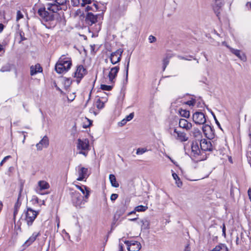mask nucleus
I'll return each mask as SVG.
<instances>
[{
    "label": "nucleus",
    "instance_id": "nucleus-47",
    "mask_svg": "<svg viewBox=\"0 0 251 251\" xmlns=\"http://www.w3.org/2000/svg\"><path fill=\"white\" fill-rule=\"evenodd\" d=\"M11 157V156L10 155H8V156H5L2 160V161L0 162V167L2 166V165L3 164V163L9 158H10Z\"/></svg>",
    "mask_w": 251,
    "mask_h": 251
},
{
    "label": "nucleus",
    "instance_id": "nucleus-57",
    "mask_svg": "<svg viewBox=\"0 0 251 251\" xmlns=\"http://www.w3.org/2000/svg\"><path fill=\"white\" fill-rule=\"evenodd\" d=\"M239 237L238 236H236V243L237 245H238L239 244Z\"/></svg>",
    "mask_w": 251,
    "mask_h": 251
},
{
    "label": "nucleus",
    "instance_id": "nucleus-1",
    "mask_svg": "<svg viewBox=\"0 0 251 251\" xmlns=\"http://www.w3.org/2000/svg\"><path fill=\"white\" fill-rule=\"evenodd\" d=\"M190 135L192 140L191 157L194 160L201 153L199 143L202 140V136L201 131L198 129H194Z\"/></svg>",
    "mask_w": 251,
    "mask_h": 251
},
{
    "label": "nucleus",
    "instance_id": "nucleus-26",
    "mask_svg": "<svg viewBox=\"0 0 251 251\" xmlns=\"http://www.w3.org/2000/svg\"><path fill=\"white\" fill-rule=\"evenodd\" d=\"M211 251H228V250L225 244H220L216 246Z\"/></svg>",
    "mask_w": 251,
    "mask_h": 251
},
{
    "label": "nucleus",
    "instance_id": "nucleus-19",
    "mask_svg": "<svg viewBox=\"0 0 251 251\" xmlns=\"http://www.w3.org/2000/svg\"><path fill=\"white\" fill-rule=\"evenodd\" d=\"M46 6L47 9L50 10L51 12H52V14H53L61 9L60 5L55 2L53 3H48L46 5Z\"/></svg>",
    "mask_w": 251,
    "mask_h": 251
},
{
    "label": "nucleus",
    "instance_id": "nucleus-53",
    "mask_svg": "<svg viewBox=\"0 0 251 251\" xmlns=\"http://www.w3.org/2000/svg\"><path fill=\"white\" fill-rule=\"evenodd\" d=\"M118 251H123V245L122 243H120L119 244Z\"/></svg>",
    "mask_w": 251,
    "mask_h": 251
},
{
    "label": "nucleus",
    "instance_id": "nucleus-56",
    "mask_svg": "<svg viewBox=\"0 0 251 251\" xmlns=\"http://www.w3.org/2000/svg\"><path fill=\"white\" fill-rule=\"evenodd\" d=\"M3 29V25L2 24H0V33L2 31Z\"/></svg>",
    "mask_w": 251,
    "mask_h": 251
},
{
    "label": "nucleus",
    "instance_id": "nucleus-59",
    "mask_svg": "<svg viewBox=\"0 0 251 251\" xmlns=\"http://www.w3.org/2000/svg\"><path fill=\"white\" fill-rule=\"evenodd\" d=\"M3 49V46L0 44V51H2Z\"/></svg>",
    "mask_w": 251,
    "mask_h": 251
},
{
    "label": "nucleus",
    "instance_id": "nucleus-38",
    "mask_svg": "<svg viewBox=\"0 0 251 251\" xmlns=\"http://www.w3.org/2000/svg\"><path fill=\"white\" fill-rule=\"evenodd\" d=\"M147 150L146 148H138L136 150V154L141 155L146 152Z\"/></svg>",
    "mask_w": 251,
    "mask_h": 251
},
{
    "label": "nucleus",
    "instance_id": "nucleus-41",
    "mask_svg": "<svg viewBox=\"0 0 251 251\" xmlns=\"http://www.w3.org/2000/svg\"><path fill=\"white\" fill-rule=\"evenodd\" d=\"M169 58H168L167 57L166 58H164L163 59V71H164L165 70L166 67L167 66V65L169 64Z\"/></svg>",
    "mask_w": 251,
    "mask_h": 251
},
{
    "label": "nucleus",
    "instance_id": "nucleus-44",
    "mask_svg": "<svg viewBox=\"0 0 251 251\" xmlns=\"http://www.w3.org/2000/svg\"><path fill=\"white\" fill-rule=\"evenodd\" d=\"M149 41L150 43H152L156 41V38L154 36L150 35L149 37Z\"/></svg>",
    "mask_w": 251,
    "mask_h": 251
},
{
    "label": "nucleus",
    "instance_id": "nucleus-49",
    "mask_svg": "<svg viewBox=\"0 0 251 251\" xmlns=\"http://www.w3.org/2000/svg\"><path fill=\"white\" fill-rule=\"evenodd\" d=\"M129 61H130V57H129L127 59V63L126 67V78H127L128 76V68H129Z\"/></svg>",
    "mask_w": 251,
    "mask_h": 251
},
{
    "label": "nucleus",
    "instance_id": "nucleus-11",
    "mask_svg": "<svg viewBox=\"0 0 251 251\" xmlns=\"http://www.w3.org/2000/svg\"><path fill=\"white\" fill-rule=\"evenodd\" d=\"M58 62L62 65V66L65 68L66 71H68L72 66L71 59L69 57H67L65 55H62L59 59Z\"/></svg>",
    "mask_w": 251,
    "mask_h": 251
},
{
    "label": "nucleus",
    "instance_id": "nucleus-17",
    "mask_svg": "<svg viewBox=\"0 0 251 251\" xmlns=\"http://www.w3.org/2000/svg\"><path fill=\"white\" fill-rule=\"evenodd\" d=\"M227 47L229 49L230 51L236 55L238 58H239L241 60L243 61H246L247 60V58L245 54L241 51L240 50L233 49L231 47H230L227 46Z\"/></svg>",
    "mask_w": 251,
    "mask_h": 251
},
{
    "label": "nucleus",
    "instance_id": "nucleus-30",
    "mask_svg": "<svg viewBox=\"0 0 251 251\" xmlns=\"http://www.w3.org/2000/svg\"><path fill=\"white\" fill-rule=\"evenodd\" d=\"M141 228L147 229L150 228V222L147 219L142 220L140 221Z\"/></svg>",
    "mask_w": 251,
    "mask_h": 251
},
{
    "label": "nucleus",
    "instance_id": "nucleus-12",
    "mask_svg": "<svg viewBox=\"0 0 251 251\" xmlns=\"http://www.w3.org/2000/svg\"><path fill=\"white\" fill-rule=\"evenodd\" d=\"M50 187L49 184L46 181L40 180L38 182V186L35 189L37 193L40 195H44L45 193H42V191L44 190H47Z\"/></svg>",
    "mask_w": 251,
    "mask_h": 251
},
{
    "label": "nucleus",
    "instance_id": "nucleus-10",
    "mask_svg": "<svg viewBox=\"0 0 251 251\" xmlns=\"http://www.w3.org/2000/svg\"><path fill=\"white\" fill-rule=\"evenodd\" d=\"M123 242L127 246V248L128 251H139L141 248L140 243L137 241L125 240Z\"/></svg>",
    "mask_w": 251,
    "mask_h": 251
},
{
    "label": "nucleus",
    "instance_id": "nucleus-31",
    "mask_svg": "<svg viewBox=\"0 0 251 251\" xmlns=\"http://www.w3.org/2000/svg\"><path fill=\"white\" fill-rule=\"evenodd\" d=\"M21 203L18 201L15 203L13 212V218L15 220L16 215L18 214Z\"/></svg>",
    "mask_w": 251,
    "mask_h": 251
},
{
    "label": "nucleus",
    "instance_id": "nucleus-60",
    "mask_svg": "<svg viewBox=\"0 0 251 251\" xmlns=\"http://www.w3.org/2000/svg\"><path fill=\"white\" fill-rule=\"evenodd\" d=\"M188 245H187L185 246V250L184 251H188Z\"/></svg>",
    "mask_w": 251,
    "mask_h": 251
},
{
    "label": "nucleus",
    "instance_id": "nucleus-40",
    "mask_svg": "<svg viewBox=\"0 0 251 251\" xmlns=\"http://www.w3.org/2000/svg\"><path fill=\"white\" fill-rule=\"evenodd\" d=\"M94 1V0H82L81 3V6H84L86 4H91Z\"/></svg>",
    "mask_w": 251,
    "mask_h": 251
},
{
    "label": "nucleus",
    "instance_id": "nucleus-46",
    "mask_svg": "<svg viewBox=\"0 0 251 251\" xmlns=\"http://www.w3.org/2000/svg\"><path fill=\"white\" fill-rule=\"evenodd\" d=\"M118 197V195L117 194H112L110 196V200L112 201H115Z\"/></svg>",
    "mask_w": 251,
    "mask_h": 251
},
{
    "label": "nucleus",
    "instance_id": "nucleus-18",
    "mask_svg": "<svg viewBox=\"0 0 251 251\" xmlns=\"http://www.w3.org/2000/svg\"><path fill=\"white\" fill-rule=\"evenodd\" d=\"M98 16L94 15L91 12H88L86 16L85 20L89 25L97 22Z\"/></svg>",
    "mask_w": 251,
    "mask_h": 251
},
{
    "label": "nucleus",
    "instance_id": "nucleus-64",
    "mask_svg": "<svg viewBox=\"0 0 251 251\" xmlns=\"http://www.w3.org/2000/svg\"><path fill=\"white\" fill-rule=\"evenodd\" d=\"M36 201L37 203L39 202V201H38V199L37 198H36Z\"/></svg>",
    "mask_w": 251,
    "mask_h": 251
},
{
    "label": "nucleus",
    "instance_id": "nucleus-42",
    "mask_svg": "<svg viewBox=\"0 0 251 251\" xmlns=\"http://www.w3.org/2000/svg\"><path fill=\"white\" fill-rule=\"evenodd\" d=\"M23 17H24L23 14L21 13V12L20 10H18L17 12L16 21L18 22L21 19H22Z\"/></svg>",
    "mask_w": 251,
    "mask_h": 251
},
{
    "label": "nucleus",
    "instance_id": "nucleus-27",
    "mask_svg": "<svg viewBox=\"0 0 251 251\" xmlns=\"http://www.w3.org/2000/svg\"><path fill=\"white\" fill-rule=\"evenodd\" d=\"M179 126L182 129H186L187 130L188 127V122L186 119H181L179 120Z\"/></svg>",
    "mask_w": 251,
    "mask_h": 251
},
{
    "label": "nucleus",
    "instance_id": "nucleus-51",
    "mask_svg": "<svg viewBox=\"0 0 251 251\" xmlns=\"http://www.w3.org/2000/svg\"><path fill=\"white\" fill-rule=\"evenodd\" d=\"M246 8L248 10H251V2H247V3L246 4Z\"/></svg>",
    "mask_w": 251,
    "mask_h": 251
},
{
    "label": "nucleus",
    "instance_id": "nucleus-3",
    "mask_svg": "<svg viewBox=\"0 0 251 251\" xmlns=\"http://www.w3.org/2000/svg\"><path fill=\"white\" fill-rule=\"evenodd\" d=\"M76 148L79 151V153L87 156L89 150V141L87 139H78L76 144Z\"/></svg>",
    "mask_w": 251,
    "mask_h": 251
},
{
    "label": "nucleus",
    "instance_id": "nucleus-28",
    "mask_svg": "<svg viewBox=\"0 0 251 251\" xmlns=\"http://www.w3.org/2000/svg\"><path fill=\"white\" fill-rule=\"evenodd\" d=\"M109 180L111 184V185L115 188L119 187V184L116 181V178L114 175L110 174L109 176Z\"/></svg>",
    "mask_w": 251,
    "mask_h": 251
},
{
    "label": "nucleus",
    "instance_id": "nucleus-14",
    "mask_svg": "<svg viewBox=\"0 0 251 251\" xmlns=\"http://www.w3.org/2000/svg\"><path fill=\"white\" fill-rule=\"evenodd\" d=\"M172 135L181 142L186 141L188 140L186 133L181 131H178L176 129H174V132Z\"/></svg>",
    "mask_w": 251,
    "mask_h": 251
},
{
    "label": "nucleus",
    "instance_id": "nucleus-54",
    "mask_svg": "<svg viewBox=\"0 0 251 251\" xmlns=\"http://www.w3.org/2000/svg\"><path fill=\"white\" fill-rule=\"evenodd\" d=\"M248 194L249 196V199L251 201V188H250L248 191Z\"/></svg>",
    "mask_w": 251,
    "mask_h": 251
},
{
    "label": "nucleus",
    "instance_id": "nucleus-35",
    "mask_svg": "<svg viewBox=\"0 0 251 251\" xmlns=\"http://www.w3.org/2000/svg\"><path fill=\"white\" fill-rule=\"evenodd\" d=\"M96 107L99 109H101L104 107V102L101 101L100 98H98L96 101Z\"/></svg>",
    "mask_w": 251,
    "mask_h": 251
},
{
    "label": "nucleus",
    "instance_id": "nucleus-32",
    "mask_svg": "<svg viewBox=\"0 0 251 251\" xmlns=\"http://www.w3.org/2000/svg\"><path fill=\"white\" fill-rule=\"evenodd\" d=\"M85 9L87 11L90 10L96 11L98 9V6L95 2H94L92 5H87Z\"/></svg>",
    "mask_w": 251,
    "mask_h": 251
},
{
    "label": "nucleus",
    "instance_id": "nucleus-52",
    "mask_svg": "<svg viewBox=\"0 0 251 251\" xmlns=\"http://www.w3.org/2000/svg\"><path fill=\"white\" fill-rule=\"evenodd\" d=\"M89 111H90V112L91 113H93V114H94V115H95V116H96V115L98 114V112H96V111H95V109H94V108H90V109Z\"/></svg>",
    "mask_w": 251,
    "mask_h": 251
},
{
    "label": "nucleus",
    "instance_id": "nucleus-34",
    "mask_svg": "<svg viewBox=\"0 0 251 251\" xmlns=\"http://www.w3.org/2000/svg\"><path fill=\"white\" fill-rule=\"evenodd\" d=\"M11 66L10 64L7 63L1 67L0 71L1 72H9L11 69Z\"/></svg>",
    "mask_w": 251,
    "mask_h": 251
},
{
    "label": "nucleus",
    "instance_id": "nucleus-22",
    "mask_svg": "<svg viewBox=\"0 0 251 251\" xmlns=\"http://www.w3.org/2000/svg\"><path fill=\"white\" fill-rule=\"evenodd\" d=\"M222 3L221 0H215V3L213 4V10L217 16H218L220 13L221 8L222 7Z\"/></svg>",
    "mask_w": 251,
    "mask_h": 251
},
{
    "label": "nucleus",
    "instance_id": "nucleus-15",
    "mask_svg": "<svg viewBox=\"0 0 251 251\" xmlns=\"http://www.w3.org/2000/svg\"><path fill=\"white\" fill-rule=\"evenodd\" d=\"M119 70L120 67L118 66L111 68L108 74L109 80L111 83H114L115 82V78L117 76V74Z\"/></svg>",
    "mask_w": 251,
    "mask_h": 251
},
{
    "label": "nucleus",
    "instance_id": "nucleus-48",
    "mask_svg": "<svg viewBox=\"0 0 251 251\" xmlns=\"http://www.w3.org/2000/svg\"><path fill=\"white\" fill-rule=\"evenodd\" d=\"M133 117H134V113H131L129 114V115L127 116L126 117V121H129L133 119Z\"/></svg>",
    "mask_w": 251,
    "mask_h": 251
},
{
    "label": "nucleus",
    "instance_id": "nucleus-45",
    "mask_svg": "<svg viewBox=\"0 0 251 251\" xmlns=\"http://www.w3.org/2000/svg\"><path fill=\"white\" fill-rule=\"evenodd\" d=\"M67 0H55V2L61 6L65 4Z\"/></svg>",
    "mask_w": 251,
    "mask_h": 251
},
{
    "label": "nucleus",
    "instance_id": "nucleus-63",
    "mask_svg": "<svg viewBox=\"0 0 251 251\" xmlns=\"http://www.w3.org/2000/svg\"><path fill=\"white\" fill-rule=\"evenodd\" d=\"M137 219V218H133V219H130L131 221H135Z\"/></svg>",
    "mask_w": 251,
    "mask_h": 251
},
{
    "label": "nucleus",
    "instance_id": "nucleus-6",
    "mask_svg": "<svg viewBox=\"0 0 251 251\" xmlns=\"http://www.w3.org/2000/svg\"><path fill=\"white\" fill-rule=\"evenodd\" d=\"M76 170V175L78 176L76 180L78 181H86L90 175L88 169L80 165L77 167Z\"/></svg>",
    "mask_w": 251,
    "mask_h": 251
},
{
    "label": "nucleus",
    "instance_id": "nucleus-21",
    "mask_svg": "<svg viewBox=\"0 0 251 251\" xmlns=\"http://www.w3.org/2000/svg\"><path fill=\"white\" fill-rule=\"evenodd\" d=\"M75 186L81 192L84 196H85V199H88L90 195V191L87 186L85 185L79 186L76 184H75Z\"/></svg>",
    "mask_w": 251,
    "mask_h": 251
},
{
    "label": "nucleus",
    "instance_id": "nucleus-24",
    "mask_svg": "<svg viewBox=\"0 0 251 251\" xmlns=\"http://www.w3.org/2000/svg\"><path fill=\"white\" fill-rule=\"evenodd\" d=\"M42 72V68L40 64H37L35 65L30 67V75H35L38 73Z\"/></svg>",
    "mask_w": 251,
    "mask_h": 251
},
{
    "label": "nucleus",
    "instance_id": "nucleus-7",
    "mask_svg": "<svg viewBox=\"0 0 251 251\" xmlns=\"http://www.w3.org/2000/svg\"><path fill=\"white\" fill-rule=\"evenodd\" d=\"M86 74L87 71L83 66L80 65L77 67L76 71L74 73V76L75 78L77 84L80 82L81 79Z\"/></svg>",
    "mask_w": 251,
    "mask_h": 251
},
{
    "label": "nucleus",
    "instance_id": "nucleus-43",
    "mask_svg": "<svg viewBox=\"0 0 251 251\" xmlns=\"http://www.w3.org/2000/svg\"><path fill=\"white\" fill-rule=\"evenodd\" d=\"M82 2V0H72V2L73 3V5L75 6H77L79 5H81L80 1Z\"/></svg>",
    "mask_w": 251,
    "mask_h": 251
},
{
    "label": "nucleus",
    "instance_id": "nucleus-23",
    "mask_svg": "<svg viewBox=\"0 0 251 251\" xmlns=\"http://www.w3.org/2000/svg\"><path fill=\"white\" fill-rule=\"evenodd\" d=\"M189 106L196 105L197 107L200 106L201 104V101L199 99H196V97L194 95L190 96L189 95Z\"/></svg>",
    "mask_w": 251,
    "mask_h": 251
},
{
    "label": "nucleus",
    "instance_id": "nucleus-9",
    "mask_svg": "<svg viewBox=\"0 0 251 251\" xmlns=\"http://www.w3.org/2000/svg\"><path fill=\"white\" fill-rule=\"evenodd\" d=\"M193 122L198 125H203L206 122V119L204 114L201 112H196L193 115Z\"/></svg>",
    "mask_w": 251,
    "mask_h": 251
},
{
    "label": "nucleus",
    "instance_id": "nucleus-13",
    "mask_svg": "<svg viewBox=\"0 0 251 251\" xmlns=\"http://www.w3.org/2000/svg\"><path fill=\"white\" fill-rule=\"evenodd\" d=\"M201 149L203 151H211L212 150V145L210 140L208 139H202L199 143Z\"/></svg>",
    "mask_w": 251,
    "mask_h": 251
},
{
    "label": "nucleus",
    "instance_id": "nucleus-61",
    "mask_svg": "<svg viewBox=\"0 0 251 251\" xmlns=\"http://www.w3.org/2000/svg\"><path fill=\"white\" fill-rule=\"evenodd\" d=\"M249 137H250V140H251V132L250 133H249Z\"/></svg>",
    "mask_w": 251,
    "mask_h": 251
},
{
    "label": "nucleus",
    "instance_id": "nucleus-55",
    "mask_svg": "<svg viewBox=\"0 0 251 251\" xmlns=\"http://www.w3.org/2000/svg\"><path fill=\"white\" fill-rule=\"evenodd\" d=\"M127 122V121H126V119L125 118L122 121L121 124L122 125H125Z\"/></svg>",
    "mask_w": 251,
    "mask_h": 251
},
{
    "label": "nucleus",
    "instance_id": "nucleus-29",
    "mask_svg": "<svg viewBox=\"0 0 251 251\" xmlns=\"http://www.w3.org/2000/svg\"><path fill=\"white\" fill-rule=\"evenodd\" d=\"M55 69L56 72L58 74H62L67 72L65 70V68L62 66V65L61 63H59L58 62H57L56 64Z\"/></svg>",
    "mask_w": 251,
    "mask_h": 251
},
{
    "label": "nucleus",
    "instance_id": "nucleus-5",
    "mask_svg": "<svg viewBox=\"0 0 251 251\" xmlns=\"http://www.w3.org/2000/svg\"><path fill=\"white\" fill-rule=\"evenodd\" d=\"M38 14L46 22L52 21L54 18V15L47 9V6L39 8L38 10Z\"/></svg>",
    "mask_w": 251,
    "mask_h": 251
},
{
    "label": "nucleus",
    "instance_id": "nucleus-33",
    "mask_svg": "<svg viewBox=\"0 0 251 251\" xmlns=\"http://www.w3.org/2000/svg\"><path fill=\"white\" fill-rule=\"evenodd\" d=\"M172 176L174 179L176 180V183L177 184V186L180 187L182 186V182L180 181V179L178 176L175 173H172Z\"/></svg>",
    "mask_w": 251,
    "mask_h": 251
},
{
    "label": "nucleus",
    "instance_id": "nucleus-8",
    "mask_svg": "<svg viewBox=\"0 0 251 251\" xmlns=\"http://www.w3.org/2000/svg\"><path fill=\"white\" fill-rule=\"evenodd\" d=\"M123 51V49H119L111 53L109 58L113 65L116 64L121 61Z\"/></svg>",
    "mask_w": 251,
    "mask_h": 251
},
{
    "label": "nucleus",
    "instance_id": "nucleus-50",
    "mask_svg": "<svg viewBox=\"0 0 251 251\" xmlns=\"http://www.w3.org/2000/svg\"><path fill=\"white\" fill-rule=\"evenodd\" d=\"M222 235L225 237L226 236V226H225V225L224 224H223V227H222Z\"/></svg>",
    "mask_w": 251,
    "mask_h": 251
},
{
    "label": "nucleus",
    "instance_id": "nucleus-4",
    "mask_svg": "<svg viewBox=\"0 0 251 251\" xmlns=\"http://www.w3.org/2000/svg\"><path fill=\"white\" fill-rule=\"evenodd\" d=\"M88 199H85V196H82L77 192H74L72 197L73 204L77 207H82L87 201Z\"/></svg>",
    "mask_w": 251,
    "mask_h": 251
},
{
    "label": "nucleus",
    "instance_id": "nucleus-20",
    "mask_svg": "<svg viewBox=\"0 0 251 251\" xmlns=\"http://www.w3.org/2000/svg\"><path fill=\"white\" fill-rule=\"evenodd\" d=\"M202 130L205 136L209 139L213 138V133L211 127L208 125H205L202 126Z\"/></svg>",
    "mask_w": 251,
    "mask_h": 251
},
{
    "label": "nucleus",
    "instance_id": "nucleus-39",
    "mask_svg": "<svg viewBox=\"0 0 251 251\" xmlns=\"http://www.w3.org/2000/svg\"><path fill=\"white\" fill-rule=\"evenodd\" d=\"M100 88L103 90L110 91L112 88V86L110 85L102 84L100 85Z\"/></svg>",
    "mask_w": 251,
    "mask_h": 251
},
{
    "label": "nucleus",
    "instance_id": "nucleus-36",
    "mask_svg": "<svg viewBox=\"0 0 251 251\" xmlns=\"http://www.w3.org/2000/svg\"><path fill=\"white\" fill-rule=\"evenodd\" d=\"M147 209H148V207L147 206H144L142 205H138V206H136L134 210L135 211H138V212H144V211H145Z\"/></svg>",
    "mask_w": 251,
    "mask_h": 251
},
{
    "label": "nucleus",
    "instance_id": "nucleus-16",
    "mask_svg": "<svg viewBox=\"0 0 251 251\" xmlns=\"http://www.w3.org/2000/svg\"><path fill=\"white\" fill-rule=\"evenodd\" d=\"M49 145V140L47 136H44L40 141L36 145L37 150L41 151L44 148H47Z\"/></svg>",
    "mask_w": 251,
    "mask_h": 251
},
{
    "label": "nucleus",
    "instance_id": "nucleus-37",
    "mask_svg": "<svg viewBox=\"0 0 251 251\" xmlns=\"http://www.w3.org/2000/svg\"><path fill=\"white\" fill-rule=\"evenodd\" d=\"M180 115L185 118H188V113L186 109H183L182 108L178 110Z\"/></svg>",
    "mask_w": 251,
    "mask_h": 251
},
{
    "label": "nucleus",
    "instance_id": "nucleus-58",
    "mask_svg": "<svg viewBox=\"0 0 251 251\" xmlns=\"http://www.w3.org/2000/svg\"><path fill=\"white\" fill-rule=\"evenodd\" d=\"M215 122L217 124V125L220 126V123L218 121V120H217V119H215Z\"/></svg>",
    "mask_w": 251,
    "mask_h": 251
},
{
    "label": "nucleus",
    "instance_id": "nucleus-2",
    "mask_svg": "<svg viewBox=\"0 0 251 251\" xmlns=\"http://www.w3.org/2000/svg\"><path fill=\"white\" fill-rule=\"evenodd\" d=\"M39 212V211L34 210L31 208L27 207L23 213V216L28 226L32 225Z\"/></svg>",
    "mask_w": 251,
    "mask_h": 251
},
{
    "label": "nucleus",
    "instance_id": "nucleus-62",
    "mask_svg": "<svg viewBox=\"0 0 251 251\" xmlns=\"http://www.w3.org/2000/svg\"><path fill=\"white\" fill-rule=\"evenodd\" d=\"M133 213H135V211H132L129 213V214H132Z\"/></svg>",
    "mask_w": 251,
    "mask_h": 251
},
{
    "label": "nucleus",
    "instance_id": "nucleus-25",
    "mask_svg": "<svg viewBox=\"0 0 251 251\" xmlns=\"http://www.w3.org/2000/svg\"><path fill=\"white\" fill-rule=\"evenodd\" d=\"M39 235V232H34L32 235L26 240V241L25 242V244L27 246L30 245L36 240L37 237H38Z\"/></svg>",
    "mask_w": 251,
    "mask_h": 251
}]
</instances>
